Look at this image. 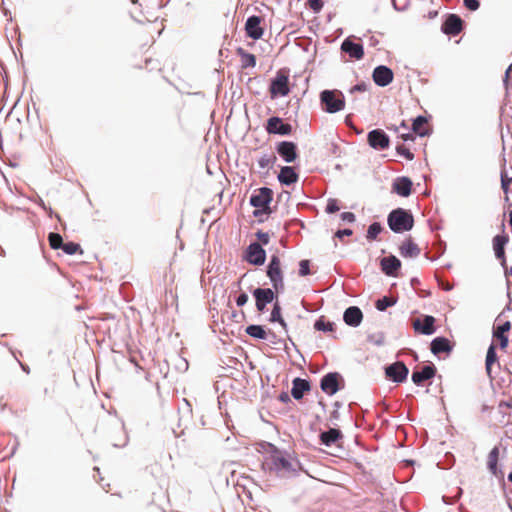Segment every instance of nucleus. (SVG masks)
<instances>
[{"label":"nucleus","instance_id":"obj_58","mask_svg":"<svg viewBox=\"0 0 512 512\" xmlns=\"http://www.w3.org/2000/svg\"><path fill=\"white\" fill-rule=\"evenodd\" d=\"M278 400L282 403L288 404L291 402V396L286 391H282L279 396Z\"/></svg>","mask_w":512,"mask_h":512},{"label":"nucleus","instance_id":"obj_38","mask_svg":"<svg viewBox=\"0 0 512 512\" xmlns=\"http://www.w3.org/2000/svg\"><path fill=\"white\" fill-rule=\"evenodd\" d=\"M276 160H277V158L274 154H271V155L264 154L258 159L257 162L261 169H266V168L273 167Z\"/></svg>","mask_w":512,"mask_h":512},{"label":"nucleus","instance_id":"obj_56","mask_svg":"<svg viewBox=\"0 0 512 512\" xmlns=\"http://www.w3.org/2000/svg\"><path fill=\"white\" fill-rule=\"evenodd\" d=\"M272 209H266V208H255V210L253 211V216L254 217H260L261 215L263 214H268L270 215L272 213Z\"/></svg>","mask_w":512,"mask_h":512},{"label":"nucleus","instance_id":"obj_18","mask_svg":"<svg viewBox=\"0 0 512 512\" xmlns=\"http://www.w3.org/2000/svg\"><path fill=\"white\" fill-rule=\"evenodd\" d=\"M509 242V236L504 231L501 234H497L492 239V247L495 254L496 259L501 262V265L505 267L506 265V253L505 246Z\"/></svg>","mask_w":512,"mask_h":512},{"label":"nucleus","instance_id":"obj_15","mask_svg":"<svg viewBox=\"0 0 512 512\" xmlns=\"http://www.w3.org/2000/svg\"><path fill=\"white\" fill-rule=\"evenodd\" d=\"M372 79L377 86L386 87L394 79L393 70L386 65H378L373 69Z\"/></svg>","mask_w":512,"mask_h":512},{"label":"nucleus","instance_id":"obj_57","mask_svg":"<svg viewBox=\"0 0 512 512\" xmlns=\"http://www.w3.org/2000/svg\"><path fill=\"white\" fill-rule=\"evenodd\" d=\"M267 333H269L267 339H269L272 344H278L283 342V340L278 338L277 335L270 329L267 331Z\"/></svg>","mask_w":512,"mask_h":512},{"label":"nucleus","instance_id":"obj_46","mask_svg":"<svg viewBox=\"0 0 512 512\" xmlns=\"http://www.w3.org/2000/svg\"><path fill=\"white\" fill-rule=\"evenodd\" d=\"M255 236L257 238L256 242L260 243L262 247L269 244L270 236H269V234L267 232H264L262 230H258L255 233Z\"/></svg>","mask_w":512,"mask_h":512},{"label":"nucleus","instance_id":"obj_32","mask_svg":"<svg viewBox=\"0 0 512 512\" xmlns=\"http://www.w3.org/2000/svg\"><path fill=\"white\" fill-rule=\"evenodd\" d=\"M245 332L252 338L259 340H266L268 338L269 333L265 330L263 325L259 324H251L245 328Z\"/></svg>","mask_w":512,"mask_h":512},{"label":"nucleus","instance_id":"obj_9","mask_svg":"<svg viewBox=\"0 0 512 512\" xmlns=\"http://www.w3.org/2000/svg\"><path fill=\"white\" fill-rule=\"evenodd\" d=\"M273 201V190L269 187L256 189L249 198V204L254 208L271 209Z\"/></svg>","mask_w":512,"mask_h":512},{"label":"nucleus","instance_id":"obj_3","mask_svg":"<svg viewBox=\"0 0 512 512\" xmlns=\"http://www.w3.org/2000/svg\"><path fill=\"white\" fill-rule=\"evenodd\" d=\"M320 104L326 113H337L345 108L344 94L337 89H325L320 93Z\"/></svg>","mask_w":512,"mask_h":512},{"label":"nucleus","instance_id":"obj_2","mask_svg":"<svg viewBox=\"0 0 512 512\" xmlns=\"http://www.w3.org/2000/svg\"><path fill=\"white\" fill-rule=\"evenodd\" d=\"M387 224L396 234L408 232L414 226V216L410 210L398 207L388 213Z\"/></svg>","mask_w":512,"mask_h":512},{"label":"nucleus","instance_id":"obj_64","mask_svg":"<svg viewBox=\"0 0 512 512\" xmlns=\"http://www.w3.org/2000/svg\"><path fill=\"white\" fill-rule=\"evenodd\" d=\"M437 15H438V11H437V10H432V11H429V12H428V17H429L430 19H434V18H436V17H437Z\"/></svg>","mask_w":512,"mask_h":512},{"label":"nucleus","instance_id":"obj_30","mask_svg":"<svg viewBox=\"0 0 512 512\" xmlns=\"http://www.w3.org/2000/svg\"><path fill=\"white\" fill-rule=\"evenodd\" d=\"M428 122L426 116L418 115L412 120V131L419 137H425L430 134L428 128H423V126Z\"/></svg>","mask_w":512,"mask_h":512},{"label":"nucleus","instance_id":"obj_34","mask_svg":"<svg viewBox=\"0 0 512 512\" xmlns=\"http://www.w3.org/2000/svg\"><path fill=\"white\" fill-rule=\"evenodd\" d=\"M503 166L501 168L500 172V180H501V189L505 194H508L510 191V186L512 184V176L508 175L507 169H506V159H503Z\"/></svg>","mask_w":512,"mask_h":512},{"label":"nucleus","instance_id":"obj_54","mask_svg":"<svg viewBox=\"0 0 512 512\" xmlns=\"http://www.w3.org/2000/svg\"><path fill=\"white\" fill-rule=\"evenodd\" d=\"M340 218L343 222L353 223L356 219L355 214L352 212H342Z\"/></svg>","mask_w":512,"mask_h":512},{"label":"nucleus","instance_id":"obj_36","mask_svg":"<svg viewBox=\"0 0 512 512\" xmlns=\"http://www.w3.org/2000/svg\"><path fill=\"white\" fill-rule=\"evenodd\" d=\"M383 231V226L380 222H373L368 226L366 239L368 241H374L378 235Z\"/></svg>","mask_w":512,"mask_h":512},{"label":"nucleus","instance_id":"obj_42","mask_svg":"<svg viewBox=\"0 0 512 512\" xmlns=\"http://www.w3.org/2000/svg\"><path fill=\"white\" fill-rule=\"evenodd\" d=\"M259 446L261 448V451L268 453L270 455V458L280 450L277 446L267 441H261L259 443Z\"/></svg>","mask_w":512,"mask_h":512},{"label":"nucleus","instance_id":"obj_29","mask_svg":"<svg viewBox=\"0 0 512 512\" xmlns=\"http://www.w3.org/2000/svg\"><path fill=\"white\" fill-rule=\"evenodd\" d=\"M342 438V432L338 428L334 427H330L328 430L321 432L319 435L320 443L326 447H331Z\"/></svg>","mask_w":512,"mask_h":512},{"label":"nucleus","instance_id":"obj_41","mask_svg":"<svg viewBox=\"0 0 512 512\" xmlns=\"http://www.w3.org/2000/svg\"><path fill=\"white\" fill-rule=\"evenodd\" d=\"M281 305L279 303L278 300H276L274 303H273V308H272V311H271V314H270V319L269 321L270 322H273L275 323L276 321H279L281 320L282 321V314H281Z\"/></svg>","mask_w":512,"mask_h":512},{"label":"nucleus","instance_id":"obj_14","mask_svg":"<svg viewBox=\"0 0 512 512\" xmlns=\"http://www.w3.org/2000/svg\"><path fill=\"white\" fill-rule=\"evenodd\" d=\"M499 455H500V448L499 446H494L487 456V462L486 466L488 471L495 476L500 483H505L504 481V471L501 469V466H499Z\"/></svg>","mask_w":512,"mask_h":512},{"label":"nucleus","instance_id":"obj_11","mask_svg":"<svg viewBox=\"0 0 512 512\" xmlns=\"http://www.w3.org/2000/svg\"><path fill=\"white\" fill-rule=\"evenodd\" d=\"M464 28V21L462 18L454 13H447L444 16L441 32L449 36H457Z\"/></svg>","mask_w":512,"mask_h":512},{"label":"nucleus","instance_id":"obj_21","mask_svg":"<svg viewBox=\"0 0 512 512\" xmlns=\"http://www.w3.org/2000/svg\"><path fill=\"white\" fill-rule=\"evenodd\" d=\"M342 52L349 55L350 58L360 60L364 56V47L361 43L355 42L351 37L345 38L341 43Z\"/></svg>","mask_w":512,"mask_h":512},{"label":"nucleus","instance_id":"obj_63","mask_svg":"<svg viewBox=\"0 0 512 512\" xmlns=\"http://www.w3.org/2000/svg\"><path fill=\"white\" fill-rule=\"evenodd\" d=\"M420 284V280L417 277H412L410 280V285L412 288H415L417 285Z\"/></svg>","mask_w":512,"mask_h":512},{"label":"nucleus","instance_id":"obj_37","mask_svg":"<svg viewBox=\"0 0 512 512\" xmlns=\"http://www.w3.org/2000/svg\"><path fill=\"white\" fill-rule=\"evenodd\" d=\"M48 241L49 245L53 250H59L62 249L64 245V241L62 236L59 233L56 232H50L48 235Z\"/></svg>","mask_w":512,"mask_h":512},{"label":"nucleus","instance_id":"obj_33","mask_svg":"<svg viewBox=\"0 0 512 512\" xmlns=\"http://www.w3.org/2000/svg\"><path fill=\"white\" fill-rule=\"evenodd\" d=\"M335 323L332 321H326L325 316H320L314 322V329L322 332H333L335 330Z\"/></svg>","mask_w":512,"mask_h":512},{"label":"nucleus","instance_id":"obj_24","mask_svg":"<svg viewBox=\"0 0 512 512\" xmlns=\"http://www.w3.org/2000/svg\"><path fill=\"white\" fill-rule=\"evenodd\" d=\"M311 390V382L308 379L296 377L292 381L291 396L295 400L303 399L304 395Z\"/></svg>","mask_w":512,"mask_h":512},{"label":"nucleus","instance_id":"obj_62","mask_svg":"<svg viewBox=\"0 0 512 512\" xmlns=\"http://www.w3.org/2000/svg\"><path fill=\"white\" fill-rule=\"evenodd\" d=\"M17 362L19 363L21 369L23 370V372H25L26 374H29L30 373V367L25 364V363H22L20 360L17 359Z\"/></svg>","mask_w":512,"mask_h":512},{"label":"nucleus","instance_id":"obj_25","mask_svg":"<svg viewBox=\"0 0 512 512\" xmlns=\"http://www.w3.org/2000/svg\"><path fill=\"white\" fill-rule=\"evenodd\" d=\"M363 320V312L358 306H349L343 313V321L346 325L356 328Z\"/></svg>","mask_w":512,"mask_h":512},{"label":"nucleus","instance_id":"obj_19","mask_svg":"<svg viewBox=\"0 0 512 512\" xmlns=\"http://www.w3.org/2000/svg\"><path fill=\"white\" fill-rule=\"evenodd\" d=\"M381 271L389 277H397L401 269V261L393 254L380 259Z\"/></svg>","mask_w":512,"mask_h":512},{"label":"nucleus","instance_id":"obj_59","mask_svg":"<svg viewBox=\"0 0 512 512\" xmlns=\"http://www.w3.org/2000/svg\"><path fill=\"white\" fill-rule=\"evenodd\" d=\"M415 133H411V132H407V133H402L399 135V138L403 140V142H407V141H414L415 140Z\"/></svg>","mask_w":512,"mask_h":512},{"label":"nucleus","instance_id":"obj_48","mask_svg":"<svg viewBox=\"0 0 512 512\" xmlns=\"http://www.w3.org/2000/svg\"><path fill=\"white\" fill-rule=\"evenodd\" d=\"M307 5L314 13H319L324 6V2L323 0H308Z\"/></svg>","mask_w":512,"mask_h":512},{"label":"nucleus","instance_id":"obj_27","mask_svg":"<svg viewBox=\"0 0 512 512\" xmlns=\"http://www.w3.org/2000/svg\"><path fill=\"white\" fill-rule=\"evenodd\" d=\"M511 329V322L505 321L493 328V338L499 341L500 349H506L509 344L507 333Z\"/></svg>","mask_w":512,"mask_h":512},{"label":"nucleus","instance_id":"obj_16","mask_svg":"<svg viewBox=\"0 0 512 512\" xmlns=\"http://www.w3.org/2000/svg\"><path fill=\"white\" fill-rule=\"evenodd\" d=\"M437 369L433 363H429L420 368H415L411 375L412 382L417 386H422L425 381L432 379L436 375Z\"/></svg>","mask_w":512,"mask_h":512},{"label":"nucleus","instance_id":"obj_5","mask_svg":"<svg viewBox=\"0 0 512 512\" xmlns=\"http://www.w3.org/2000/svg\"><path fill=\"white\" fill-rule=\"evenodd\" d=\"M271 462L268 469L276 472L281 476H295L297 471L293 463L289 459V454L286 451L279 450L270 458Z\"/></svg>","mask_w":512,"mask_h":512},{"label":"nucleus","instance_id":"obj_40","mask_svg":"<svg viewBox=\"0 0 512 512\" xmlns=\"http://www.w3.org/2000/svg\"><path fill=\"white\" fill-rule=\"evenodd\" d=\"M256 56L252 53L244 54L241 59V67L244 69L253 68L256 66Z\"/></svg>","mask_w":512,"mask_h":512},{"label":"nucleus","instance_id":"obj_23","mask_svg":"<svg viewBox=\"0 0 512 512\" xmlns=\"http://www.w3.org/2000/svg\"><path fill=\"white\" fill-rule=\"evenodd\" d=\"M413 182L407 176H399L392 183V192L401 197H408L412 193Z\"/></svg>","mask_w":512,"mask_h":512},{"label":"nucleus","instance_id":"obj_43","mask_svg":"<svg viewBox=\"0 0 512 512\" xmlns=\"http://www.w3.org/2000/svg\"><path fill=\"white\" fill-rule=\"evenodd\" d=\"M367 341L376 346H382L385 342V336L382 332L369 334L367 336Z\"/></svg>","mask_w":512,"mask_h":512},{"label":"nucleus","instance_id":"obj_61","mask_svg":"<svg viewBox=\"0 0 512 512\" xmlns=\"http://www.w3.org/2000/svg\"><path fill=\"white\" fill-rule=\"evenodd\" d=\"M339 418H340V413H339V411H337V410H333V411L331 412V414H330V421H331V422H335V421L339 420Z\"/></svg>","mask_w":512,"mask_h":512},{"label":"nucleus","instance_id":"obj_7","mask_svg":"<svg viewBox=\"0 0 512 512\" xmlns=\"http://www.w3.org/2000/svg\"><path fill=\"white\" fill-rule=\"evenodd\" d=\"M265 130L269 135L290 136L293 132L291 124L279 116H271L266 120Z\"/></svg>","mask_w":512,"mask_h":512},{"label":"nucleus","instance_id":"obj_1","mask_svg":"<svg viewBox=\"0 0 512 512\" xmlns=\"http://www.w3.org/2000/svg\"><path fill=\"white\" fill-rule=\"evenodd\" d=\"M266 275L270 280L272 288L257 287L252 291L256 309L260 313H264L267 305L274 303V300H277V294L282 293L285 289L281 261L277 254L270 256L266 266Z\"/></svg>","mask_w":512,"mask_h":512},{"label":"nucleus","instance_id":"obj_22","mask_svg":"<svg viewBox=\"0 0 512 512\" xmlns=\"http://www.w3.org/2000/svg\"><path fill=\"white\" fill-rule=\"evenodd\" d=\"M453 348L454 344L445 336H437L430 342V351L435 356L441 353L450 354Z\"/></svg>","mask_w":512,"mask_h":512},{"label":"nucleus","instance_id":"obj_31","mask_svg":"<svg viewBox=\"0 0 512 512\" xmlns=\"http://www.w3.org/2000/svg\"><path fill=\"white\" fill-rule=\"evenodd\" d=\"M495 363H498V355H497V351H496V345L492 342L487 349L486 359H485V370L489 377H491L492 366Z\"/></svg>","mask_w":512,"mask_h":512},{"label":"nucleus","instance_id":"obj_20","mask_svg":"<svg viewBox=\"0 0 512 512\" xmlns=\"http://www.w3.org/2000/svg\"><path fill=\"white\" fill-rule=\"evenodd\" d=\"M262 18L258 15H251L245 22V32L247 37L253 40H259L264 34V29L261 27Z\"/></svg>","mask_w":512,"mask_h":512},{"label":"nucleus","instance_id":"obj_4","mask_svg":"<svg viewBox=\"0 0 512 512\" xmlns=\"http://www.w3.org/2000/svg\"><path fill=\"white\" fill-rule=\"evenodd\" d=\"M291 92L289 84V70L281 68L276 75L270 80L269 93L271 99L288 96Z\"/></svg>","mask_w":512,"mask_h":512},{"label":"nucleus","instance_id":"obj_44","mask_svg":"<svg viewBox=\"0 0 512 512\" xmlns=\"http://www.w3.org/2000/svg\"><path fill=\"white\" fill-rule=\"evenodd\" d=\"M396 152L399 156H402L409 161L414 159V154L404 144H398L396 146Z\"/></svg>","mask_w":512,"mask_h":512},{"label":"nucleus","instance_id":"obj_12","mask_svg":"<svg viewBox=\"0 0 512 512\" xmlns=\"http://www.w3.org/2000/svg\"><path fill=\"white\" fill-rule=\"evenodd\" d=\"M367 142L372 149L382 151L389 148L390 137L384 130L377 128L367 133Z\"/></svg>","mask_w":512,"mask_h":512},{"label":"nucleus","instance_id":"obj_39","mask_svg":"<svg viewBox=\"0 0 512 512\" xmlns=\"http://www.w3.org/2000/svg\"><path fill=\"white\" fill-rule=\"evenodd\" d=\"M61 250L67 255H74L77 252L81 254L83 253L81 246L78 243L72 241L65 242Z\"/></svg>","mask_w":512,"mask_h":512},{"label":"nucleus","instance_id":"obj_26","mask_svg":"<svg viewBox=\"0 0 512 512\" xmlns=\"http://www.w3.org/2000/svg\"><path fill=\"white\" fill-rule=\"evenodd\" d=\"M279 183L283 186H291L298 182L299 175L293 166H282L277 175Z\"/></svg>","mask_w":512,"mask_h":512},{"label":"nucleus","instance_id":"obj_8","mask_svg":"<svg viewBox=\"0 0 512 512\" xmlns=\"http://www.w3.org/2000/svg\"><path fill=\"white\" fill-rule=\"evenodd\" d=\"M266 258V251L258 242H251L244 250L243 259L251 265L262 266Z\"/></svg>","mask_w":512,"mask_h":512},{"label":"nucleus","instance_id":"obj_53","mask_svg":"<svg viewBox=\"0 0 512 512\" xmlns=\"http://www.w3.org/2000/svg\"><path fill=\"white\" fill-rule=\"evenodd\" d=\"M248 295L246 292H241L235 299L236 305L238 307L244 306L248 302Z\"/></svg>","mask_w":512,"mask_h":512},{"label":"nucleus","instance_id":"obj_60","mask_svg":"<svg viewBox=\"0 0 512 512\" xmlns=\"http://www.w3.org/2000/svg\"><path fill=\"white\" fill-rule=\"evenodd\" d=\"M462 494H463L462 488H458V492H457V495H456L454 501H448V498L446 496H443L442 499H443L444 503H446V504H453L462 496Z\"/></svg>","mask_w":512,"mask_h":512},{"label":"nucleus","instance_id":"obj_28","mask_svg":"<svg viewBox=\"0 0 512 512\" xmlns=\"http://www.w3.org/2000/svg\"><path fill=\"white\" fill-rule=\"evenodd\" d=\"M400 255L404 258H416L420 255L421 249L413 241L411 236L406 238L399 247Z\"/></svg>","mask_w":512,"mask_h":512},{"label":"nucleus","instance_id":"obj_52","mask_svg":"<svg viewBox=\"0 0 512 512\" xmlns=\"http://www.w3.org/2000/svg\"><path fill=\"white\" fill-rule=\"evenodd\" d=\"M353 234V230L349 228L339 229L335 232L334 237L338 239H343L344 237L351 236Z\"/></svg>","mask_w":512,"mask_h":512},{"label":"nucleus","instance_id":"obj_45","mask_svg":"<svg viewBox=\"0 0 512 512\" xmlns=\"http://www.w3.org/2000/svg\"><path fill=\"white\" fill-rule=\"evenodd\" d=\"M298 273L301 277L309 276L311 275L310 270V260L303 259L299 262V270Z\"/></svg>","mask_w":512,"mask_h":512},{"label":"nucleus","instance_id":"obj_17","mask_svg":"<svg viewBox=\"0 0 512 512\" xmlns=\"http://www.w3.org/2000/svg\"><path fill=\"white\" fill-rule=\"evenodd\" d=\"M436 319L432 315H424L422 318H417L413 322V329L416 333L422 335H432L436 332Z\"/></svg>","mask_w":512,"mask_h":512},{"label":"nucleus","instance_id":"obj_55","mask_svg":"<svg viewBox=\"0 0 512 512\" xmlns=\"http://www.w3.org/2000/svg\"><path fill=\"white\" fill-rule=\"evenodd\" d=\"M511 72H512V63L507 67L505 74H504V78H503V84L506 89H508L509 84H510V73Z\"/></svg>","mask_w":512,"mask_h":512},{"label":"nucleus","instance_id":"obj_13","mask_svg":"<svg viewBox=\"0 0 512 512\" xmlns=\"http://www.w3.org/2000/svg\"><path fill=\"white\" fill-rule=\"evenodd\" d=\"M275 150L286 163H292L298 158V147L293 141H280L276 144Z\"/></svg>","mask_w":512,"mask_h":512},{"label":"nucleus","instance_id":"obj_6","mask_svg":"<svg viewBox=\"0 0 512 512\" xmlns=\"http://www.w3.org/2000/svg\"><path fill=\"white\" fill-rule=\"evenodd\" d=\"M345 386L343 376L339 372H328L320 379V388L328 396H333Z\"/></svg>","mask_w":512,"mask_h":512},{"label":"nucleus","instance_id":"obj_50","mask_svg":"<svg viewBox=\"0 0 512 512\" xmlns=\"http://www.w3.org/2000/svg\"><path fill=\"white\" fill-rule=\"evenodd\" d=\"M368 87H369L368 83L361 81V82H358L357 84H355L353 87H351L350 93L365 92L368 90Z\"/></svg>","mask_w":512,"mask_h":512},{"label":"nucleus","instance_id":"obj_35","mask_svg":"<svg viewBox=\"0 0 512 512\" xmlns=\"http://www.w3.org/2000/svg\"><path fill=\"white\" fill-rule=\"evenodd\" d=\"M396 302L397 300L393 297L383 296L376 300L375 308L380 312H384L387 308L394 306Z\"/></svg>","mask_w":512,"mask_h":512},{"label":"nucleus","instance_id":"obj_51","mask_svg":"<svg viewBox=\"0 0 512 512\" xmlns=\"http://www.w3.org/2000/svg\"><path fill=\"white\" fill-rule=\"evenodd\" d=\"M436 280L438 282V285L445 291H451L453 289V285L450 284L445 279L441 278L438 274H436Z\"/></svg>","mask_w":512,"mask_h":512},{"label":"nucleus","instance_id":"obj_10","mask_svg":"<svg viewBox=\"0 0 512 512\" xmlns=\"http://www.w3.org/2000/svg\"><path fill=\"white\" fill-rule=\"evenodd\" d=\"M385 376L394 383H403L407 380L409 369L402 361H396L384 367Z\"/></svg>","mask_w":512,"mask_h":512},{"label":"nucleus","instance_id":"obj_49","mask_svg":"<svg viewBox=\"0 0 512 512\" xmlns=\"http://www.w3.org/2000/svg\"><path fill=\"white\" fill-rule=\"evenodd\" d=\"M463 5L469 11H476L480 7V0H463Z\"/></svg>","mask_w":512,"mask_h":512},{"label":"nucleus","instance_id":"obj_47","mask_svg":"<svg viewBox=\"0 0 512 512\" xmlns=\"http://www.w3.org/2000/svg\"><path fill=\"white\" fill-rule=\"evenodd\" d=\"M339 209H340V207H339L338 201L336 199L330 198L327 201V205L325 208L326 213L333 214V213H336L337 211H339Z\"/></svg>","mask_w":512,"mask_h":512}]
</instances>
